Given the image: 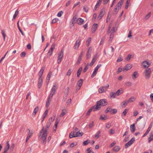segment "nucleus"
<instances>
[{"mask_svg": "<svg viewBox=\"0 0 153 153\" xmlns=\"http://www.w3.org/2000/svg\"><path fill=\"white\" fill-rule=\"evenodd\" d=\"M97 27V25L96 23H94L92 26L91 32L92 33H94L96 30Z\"/></svg>", "mask_w": 153, "mask_h": 153, "instance_id": "nucleus-16", "label": "nucleus"}, {"mask_svg": "<svg viewBox=\"0 0 153 153\" xmlns=\"http://www.w3.org/2000/svg\"><path fill=\"white\" fill-rule=\"evenodd\" d=\"M109 86V85H108L106 86L101 87L99 89V92L100 93H102L103 92H105L106 91V90L108 88Z\"/></svg>", "mask_w": 153, "mask_h": 153, "instance_id": "nucleus-8", "label": "nucleus"}, {"mask_svg": "<svg viewBox=\"0 0 153 153\" xmlns=\"http://www.w3.org/2000/svg\"><path fill=\"white\" fill-rule=\"evenodd\" d=\"M144 76L146 79H148L150 77L151 74V71L150 68L146 69L144 72Z\"/></svg>", "mask_w": 153, "mask_h": 153, "instance_id": "nucleus-4", "label": "nucleus"}, {"mask_svg": "<svg viewBox=\"0 0 153 153\" xmlns=\"http://www.w3.org/2000/svg\"><path fill=\"white\" fill-rule=\"evenodd\" d=\"M90 142V140H86L85 141L83 142V144L84 146L88 144Z\"/></svg>", "mask_w": 153, "mask_h": 153, "instance_id": "nucleus-40", "label": "nucleus"}, {"mask_svg": "<svg viewBox=\"0 0 153 153\" xmlns=\"http://www.w3.org/2000/svg\"><path fill=\"white\" fill-rule=\"evenodd\" d=\"M97 59V58H96V56H95L94 57L93 59L91 62V63L90 64V65L91 66H92L94 64V63L96 61Z\"/></svg>", "mask_w": 153, "mask_h": 153, "instance_id": "nucleus-25", "label": "nucleus"}, {"mask_svg": "<svg viewBox=\"0 0 153 153\" xmlns=\"http://www.w3.org/2000/svg\"><path fill=\"white\" fill-rule=\"evenodd\" d=\"M101 65H102L101 64H99L95 68L94 70L91 75V77L93 78L96 75L98 69L101 66Z\"/></svg>", "mask_w": 153, "mask_h": 153, "instance_id": "nucleus-7", "label": "nucleus"}, {"mask_svg": "<svg viewBox=\"0 0 153 153\" xmlns=\"http://www.w3.org/2000/svg\"><path fill=\"white\" fill-rule=\"evenodd\" d=\"M39 109L38 106L36 107L34 109L33 112L32 114V115L34 117L36 114L37 112L38 111Z\"/></svg>", "mask_w": 153, "mask_h": 153, "instance_id": "nucleus-26", "label": "nucleus"}, {"mask_svg": "<svg viewBox=\"0 0 153 153\" xmlns=\"http://www.w3.org/2000/svg\"><path fill=\"white\" fill-rule=\"evenodd\" d=\"M88 64L86 65L85 66V68H84L83 70V72L84 73L85 72L88 68Z\"/></svg>", "mask_w": 153, "mask_h": 153, "instance_id": "nucleus-49", "label": "nucleus"}, {"mask_svg": "<svg viewBox=\"0 0 153 153\" xmlns=\"http://www.w3.org/2000/svg\"><path fill=\"white\" fill-rule=\"evenodd\" d=\"M54 94H55L54 93H53V92H51V93L49 95V96L48 99V100H51V99L53 96L54 95Z\"/></svg>", "mask_w": 153, "mask_h": 153, "instance_id": "nucleus-38", "label": "nucleus"}, {"mask_svg": "<svg viewBox=\"0 0 153 153\" xmlns=\"http://www.w3.org/2000/svg\"><path fill=\"white\" fill-rule=\"evenodd\" d=\"M92 51V49L91 48V47H90L88 48L86 54V56L87 59H88L91 57Z\"/></svg>", "mask_w": 153, "mask_h": 153, "instance_id": "nucleus-12", "label": "nucleus"}, {"mask_svg": "<svg viewBox=\"0 0 153 153\" xmlns=\"http://www.w3.org/2000/svg\"><path fill=\"white\" fill-rule=\"evenodd\" d=\"M82 82L83 79H80L78 81L77 83V84L79 86V87H81L82 85Z\"/></svg>", "mask_w": 153, "mask_h": 153, "instance_id": "nucleus-32", "label": "nucleus"}, {"mask_svg": "<svg viewBox=\"0 0 153 153\" xmlns=\"http://www.w3.org/2000/svg\"><path fill=\"white\" fill-rule=\"evenodd\" d=\"M111 111V109L109 107L107 108L106 110H105V112L106 113H107L109 112H110Z\"/></svg>", "mask_w": 153, "mask_h": 153, "instance_id": "nucleus-48", "label": "nucleus"}, {"mask_svg": "<svg viewBox=\"0 0 153 153\" xmlns=\"http://www.w3.org/2000/svg\"><path fill=\"white\" fill-rule=\"evenodd\" d=\"M151 15V12H149L146 16V19H149L150 16Z\"/></svg>", "mask_w": 153, "mask_h": 153, "instance_id": "nucleus-62", "label": "nucleus"}, {"mask_svg": "<svg viewBox=\"0 0 153 153\" xmlns=\"http://www.w3.org/2000/svg\"><path fill=\"white\" fill-rule=\"evenodd\" d=\"M100 118L101 119L103 120H105L106 119H107V115H106V116L104 115V117H103L101 115L100 116Z\"/></svg>", "mask_w": 153, "mask_h": 153, "instance_id": "nucleus-55", "label": "nucleus"}, {"mask_svg": "<svg viewBox=\"0 0 153 153\" xmlns=\"http://www.w3.org/2000/svg\"><path fill=\"white\" fill-rule=\"evenodd\" d=\"M152 125V123H151L150 124L149 127H148V128L147 129V130L145 133L143 135V137H145L146 136L147 134L149 133V131H150Z\"/></svg>", "mask_w": 153, "mask_h": 153, "instance_id": "nucleus-14", "label": "nucleus"}, {"mask_svg": "<svg viewBox=\"0 0 153 153\" xmlns=\"http://www.w3.org/2000/svg\"><path fill=\"white\" fill-rule=\"evenodd\" d=\"M77 137L76 136V131H72L69 134V138H71L74 137Z\"/></svg>", "mask_w": 153, "mask_h": 153, "instance_id": "nucleus-20", "label": "nucleus"}, {"mask_svg": "<svg viewBox=\"0 0 153 153\" xmlns=\"http://www.w3.org/2000/svg\"><path fill=\"white\" fill-rule=\"evenodd\" d=\"M96 110L95 109V108H93V106L91 108H90L89 110L86 113V115L88 116L89 115L90 113L91 112L93 111H96Z\"/></svg>", "mask_w": 153, "mask_h": 153, "instance_id": "nucleus-24", "label": "nucleus"}, {"mask_svg": "<svg viewBox=\"0 0 153 153\" xmlns=\"http://www.w3.org/2000/svg\"><path fill=\"white\" fill-rule=\"evenodd\" d=\"M77 19L76 16H74L71 20V21L72 22V24H74L76 23L77 21Z\"/></svg>", "mask_w": 153, "mask_h": 153, "instance_id": "nucleus-30", "label": "nucleus"}, {"mask_svg": "<svg viewBox=\"0 0 153 153\" xmlns=\"http://www.w3.org/2000/svg\"><path fill=\"white\" fill-rule=\"evenodd\" d=\"M114 35V34L111 33L109 36L110 40H109V41L110 42H111L112 41V40L113 38Z\"/></svg>", "mask_w": 153, "mask_h": 153, "instance_id": "nucleus-43", "label": "nucleus"}, {"mask_svg": "<svg viewBox=\"0 0 153 153\" xmlns=\"http://www.w3.org/2000/svg\"><path fill=\"white\" fill-rule=\"evenodd\" d=\"M132 56V55L128 54L126 59V60L127 61H129L131 58Z\"/></svg>", "mask_w": 153, "mask_h": 153, "instance_id": "nucleus-46", "label": "nucleus"}, {"mask_svg": "<svg viewBox=\"0 0 153 153\" xmlns=\"http://www.w3.org/2000/svg\"><path fill=\"white\" fill-rule=\"evenodd\" d=\"M124 0H120L116 5L113 10V14L114 15L116 14L118 12L119 9L121 8Z\"/></svg>", "mask_w": 153, "mask_h": 153, "instance_id": "nucleus-3", "label": "nucleus"}, {"mask_svg": "<svg viewBox=\"0 0 153 153\" xmlns=\"http://www.w3.org/2000/svg\"><path fill=\"white\" fill-rule=\"evenodd\" d=\"M84 23V20L81 18H79L77 19V21L76 22L77 24L79 25H81Z\"/></svg>", "mask_w": 153, "mask_h": 153, "instance_id": "nucleus-21", "label": "nucleus"}, {"mask_svg": "<svg viewBox=\"0 0 153 153\" xmlns=\"http://www.w3.org/2000/svg\"><path fill=\"white\" fill-rule=\"evenodd\" d=\"M150 97L151 101L153 102V93L151 94L150 96Z\"/></svg>", "mask_w": 153, "mask_h": 153, "instance_id": "nucleus-64", "label": "nucleus"}, {"mask_svg": "<svg viewBox=\"0 0 153 153\" xmlns=\"http://www.w3.org/2000/svg\"><path fill=\"white\" fill-rule=\"evenodd\" d=\"M134 141L135 138L134 137H133L128 143L125 144V148L126 149L128 148L129 146L131 145L134 143Z\"/></svg>", "mask_w": 153, "mask_h": 153, "instance_id": "nucleus-6", "label": "nucleus"}, {"mask_svg": "<svg viewBox=\"0 0 153 153\" xmlns=\"http://www.w3.org/2000/svg\"><path fill=\"white\" fill-rule=\"evenodd\" d=\"M26 54V53L24 52H23L21 53V56L22 57H24L25 56Z\"/></svg>", "mask_w": 153, "mask_h": 153, "instance_id": "nucleus-59", "label": "nucleus"}, {"mask_svg": "<svg viewBox=\"0 0 153 153\" xmlns=\"http://www.w3.org/2000/svg\"><path fill=\"white\" fill-rule=\"evenodd\" d=\"M67 110L66 109H62L61 113L60 114V117H63L66 113Z\"/></svg>", "mask_w": 153, "mask_h": 153, "instance_id": "nucleus-29", "label": "nucleus"}, {"mask_svg": "<svg viewBox=\"0 0 153 153\" xmlns=\"http://www.w3.org/2000/svg\"><path fill=\"white\" fill-rule=\"evenodd\" d=\"M110 96L111 98H114L116 97V95H115V92H112L110 93Z\"/></svg>", "mask_w": 153, "mask_h": 153, "instance_id": "nucleus-36", "label": "nucleus"}, {"mask_svg": "<svg viewBox=\"0 0 153 153\" xmlns=\"http://www.w3.org/2000/svg\"><path fill=\"white\" fill-rule=\"evenodd\" d=\"M32 133H30L28 134V135L26 139V142H27L29 138L32 136Z\"/></svg>", "mask_w": 153, "mask_h": 153, "instance_id": "nucleus-37", "label": "nucleus"}, {"mask_svg": "<svg viewBox=\"0 0 153 153\" xmlns=\"http://www.w3.org/2000/svg\"><path fill=\"white\" fill-rule=\"evenodd\" d=\"M44 130V127H43L42 129L40 131L39 133V137L41 136L42 138V143L44 144H45L46 141L47 137V133H46L47 130L46 129L45 131L43 132Z\"/></svg>", "mask_w": 153, "mask_h": 153, "instance_id": "nucleus-2", "label": "nucleus"}, {"mask_svg": "<svg viewBox=\"0 0 153 153\" xmlns=\"http://www.w3.org/2000/svg\"><path fill=\"white\" fill-rule=\"evenodd\" d=\"M115 132L114 130L113 129H111L110 130V133L112 134H114Z\"/></svg>", "mask_w": 153, "mask_h": 153, "instance_id": "nucleus-61", "label": "nucleus"}, {"mask_svg": "<svg viewBox=\"0 0 153 153\" xmlns=\"http://www.w3.org/2000/svg\"><path fill=\"white\" fill-rule=\"evenodd\" d=\"M71 73V69H70L68 70V72L67 73L66 75L69 76Z\"/></svg>", "mask_w": 153, "mask_h": 153, "instance_id": "nucleus-50", "label": "nucleus"}, {"mask_svg": "<svg viewBox=\"0 0 153 153\" xmlns=\"http://www.w3.org/2000/svg\"><path fill=\"white\" fill-rule=\"evenodd\" d=\"M107 104L108 102L106 99H102L97 101V105H96L93 106V108H95L96 110H99L100 108V107L99 106H104L107 105Z\"/></svg>", "mask_w": 153, "mask_h": 153, "instance_id": "nucleus-1", "label": "nucleus"}, {"mask_svg": "<svg viewBox=\"0 0 153 153\" xmlns=\"http://www.w3.org/2000/svg\"><path fill=\"white\" fill-rule=\"evenodd\" d=\"M10 147V145L9 144V141H7L6 143V146L4 148V152H7Z\"/></svg>", "mask_w": 153, "mask_h": 153, "instance_id": "nucleus-19", "label": "nucleus"}, {"mask_svg": "<svg viewBox=\"0 0 153 153\" xmlns=\"http://www.w3.org/2000/svg\"><path fill=\"white\" fill-rule=\"evenodd\" d=\"M51 75V72H49L47 75V79L48 80V82H49V81L50 79V77Z\"/></svg>", "mask_w": 153, "mask_h": 153, "instance_id": "nucleus-41", "label": "nucleus"}, {"mask_svg": "<svg viewBox=\"0 0 153 153\" xmlns=\"http://www.w3.org/2000/svg\"><path fill=\"white\" fill-rule=\"evenodd\" d=\"M83 9L86 12H87L88 10V7L86 6H85L84 7Z\"/></svg>", "mask_w": 153, "mask_h": 153, "instance_id": "nucleus-56", "label": "nucleus"}, {"mask_svg": "<svg viewBox=\"0 0 153 153\" xmlns=\"http://www.w3.org/2000/svg\"><path fill=\"white\" fill-rule=\"evenodd\" d=\"M79 132H79H76V136L79 137L83 135V133H82V132Z\"/></svg>", "mask_w": 153, "mask_h": 153, "instance_id": "nucleus-39", "label": "nucleus"}, {"mask_svg": "<svg viewBox=\"0 0 153 153\" xmlns=\"http://www.w3.org/2000/svg\"><path fill=\"white\" fill-rule=\"evenodd\" d=\"M59 20V19L56 18H55L53 19V20L52 21L51 24H54L57 22Z\"/></svg>", "mask_w": 153, "mask_h": 153, "instance_id": "nucleus-47", "label": "nucleus"}, {"mask_svg": "<svg viewBox=\"0 0 153 153\" xmlns=\"http://www.w3.org/2000/svg\"><path fill=\"white\" fill-rule=\"evenodd\" d=\"M45 69V68L44 67H42L41 68L39 73V77H41Z\"/></svg>", "mask_w": 153, "mask_h": 153, "instance_id": "nucleus-22", "label": "nucleus"}, {"mask_svg": "<svg viewBox=\"0 0 153 153\" xmlns=\"http://www.w3.org/2000/svg\"><path fill=\"white\" fill-rule=\"evenodd\" d=\"M128 100V102H129L134 101L135 100V98L133 97H131Z\"/></svg>", "mask_w": 153, "mask_h": 153, "instance_id": "nucleus-35", "label": "nucleus"}, {"mask_svg": "<svg viewBox=\"0 0 153 153\" xmlns=\"http://www.w3.org/2000/svg\"><path fill=\"white\" fill-rule=\"evenodd\" d=\"M19 13V11H18V9H17L15 11L14 14L13 16V19H15L17 16L18 15Z\"/></svg>", "mask_w": 153, "mask_h": 153, "instance_id": "nucleus-33", "label": "nucleus"}, {"mask_svg": "<svg viewBox=\"0 0 153 153\" xmlns=\"http://www.w3.org/2000/svg\"><path fill=\"white\" fill-rule=\"evenodd\" d=\"M81 60L82 57H81V56H79L77 61L76 62V64L77 65L79 64Z\"/></svg>", "mask_w": 153, "mask_h": 153, "instance_id": "nucleus-45", "label": "nucleus"}, {"mask_svg": "<svg viewBox=\"0 0 153 153\" xmlns=\"http://www.w3.org/2000/svg\"><path fill=\"white\" fill-rule=\"evenodd\" d=\"M138 75H139L137 72L136 71H135L134 72L133 74H132V77L133 78H136L138 77Z\"/></svg>", "mask_w": 153, "mask_h": 153, "instance_id": "nucleus-34", "label": "nucleus"}, {"mask_svg": "<svg viewBox=\"0 0 153 153\" xmlns=\"http://www.w3.org/2000/svg\"><path fill=\"white\" fill-rule=\"evenodd\" d=\"M128 109H125V110L124 111L123 113V115L124 116H125L127 113V111H128Z\"/></svg>", "mask_w": 153, "mask_h": 153, "instance_id": "nucleus-60", "label": "nucleus"}, {"mask_svg": "<svg viewBox=\"0 0 153 153\" xmlns=\"http://www.w3.org/2000/svg\"><path fill=\"white\" fill-rule=\"evenodd\" d=\"M42 77H39L38 81V88H40L42 85Z\"/></svg>", "mask_w": 153, "mask_h": 153, "instance_id": "nucleus-23", "label": "nucleus"}, {"mask_svg": "<svg viewBox=\"0 0 153 153\" xmlns=\"http://www.w3.org/2000/svg\"><path fill=\"white\" fill-rule=\"evenodd\" d=\"M50 100H48H48L46 102V107H47L50 104Z\"/></svg>", "mask_w": 153, "mask_h": 153, "instance_id": "nucleus-54", "label": "nucleus"}, {"mask_svg": "<svg viewBox=\"0 0 153 153\" xmlns=\"http://www.w3.org/2000/svg\"><path fill=\"white\" fill-rule=\"evenodd\" d=\"M57 89V88L56 87V86L55 85H54L52 88L51 91V92H53L55 93Z\"/></svg>", "mask_w": 153, "mask_h": 153, "instance_id": "nucleus-28", "label": "nucleus"}, {"mask_svg": "<svg viewBox=\"0 0 153 153\" xmlns=\"http://www.w3.org/2000/svg\"><path fill=\"white\" fill-rule=\"evenodd\" d=\"M132 67L131 64H127L125 66L124 68L123 69V71H124L125 70L128 71V70L130 69Z\"/></svg>", "mask_w": 153, "mask_h": 153, "instance_id": "nucleus-15", "label": "nucleus"}, {"mask_svg": "<svg viewBox=\"0 0 153 153\" xmlns=\"http://www.w3.org/2000/svg\"><path fill=\"white\" fill-rule=\"evenodd\" d=\"M120 149V147L119 146H115L113 149V150L115 152H118Z\"/></svg>", "mask_w": 153, "mask_h": 153, "instance_id": "nucleus-31", "label": "nucleus"}, {"mask_svg": "<svg viewBox=\"0 0 153 153\" xmlns=\"http://www.w3.org/2000/svg\"><path fill=\"white\" fill-rule=\"evenodd\" d=\"M112 114H116V113H117V109L116 108L113 109H112Z\"/></svg>", "mask_w": 153, "mask_h": 153, "instance_id": "nucleus-57", "label": "nucleus"}, {"mask_svg": "<svg viewBox=\"0 0 153 153\" xmlns=\"http://www.w3.org/2000/svg\"><path fill=\"white\" fill-rule=\"evenodd\" d=\"M130 129L131 132L134 133L135 131L136 130L135 123H134L130 125Z\"/></svg>", "mask_w": 153, "mask_h": 153, "instance_id": "nucleus-17", "label": "nucleus"}, {"mask_svg": "<svg viewBox=\"0 0 153 153\" xmlns=\"http://www.w3.org/2000/svg\"><path fill=\"white\" fill-rule=\"evenodd\" d=\"M105 13V8H103L102 9L100 12L98 16L97 17L98 20L102 18L103 16L104 15Z\"/></svg>", "mask_w": 153, "mask_h": 153, "instance_id": "nucleus-11", "label": "nucleus"}, {"mask_svg": "<svg viewBox=\"0 0 153 153\" xmlns=\"http://www.w3.org/2000/svg\"><path fill=\"white\" fill-rule=\"evenodd\" d=\"M80 39H78L76 42V43L74 46V48L75 49H77L79 47L80 43Z\"/></svg>", "mask_w": 153, "mask_h": 153, "instance_id": "nucleus-13", "label": "nucleus"}, {"mask_svg": "<svg viewBox=\"0 0 153 153\" xmlns=\"http://www.w3.org/2000/svg\"><path fill=\"white\" fill-rule=\"evenodd\" d=\"M63 12L62 11H60V12H59L57 15V16L58 17H60L61 16L62 14H63Z\"/></svg>", "mask_w": 153, "mask_h": 153, "instance_id": "nucleus-58", "label": "nucleus"}, {"mask_svg": "<svg viewBox=\"0 0 153 153\" xmlns=\"http://www.w3.org/2000/svg\"><path fill=\"white\" fill-rule=\"evenodd\" d=\"M114 30H115V28L114 27H113L111 30L110 31V33H113L114 34Z\"/></svg>", "mask_w": 153, "mask_h": 153, "instance_id": "nucleus-63", "label": "nucleus"}, {"mask_svg": "<svg viewBox=\"0 0 153 153\" xmlns=\"http://www.w3.org/2000/svg\"><path fill=\"white\" fill-rule=\"evenodd\" d=\"M127 100H126L124 101H123L122 102V104L123 105H127L128 103V102Z\"/></svg>", "mask_w": 153, "mask_h": 153, "instance_id": "nucleus-53", "label": "nucleus"}, {"mask_svg": "<svg viewBox=\"0 0 153 153\" xmlns=\"http://www.w3.org/2000/svg\"><path fill=\"white\" fill-rule=\"evenodd\" d=\"M125 85L127 86H130L131 85V83L129 82H125Z\"/></svg>", "mask_w": 153, "mask_h": 153, "instance_id": "nucleus-52", "label": "nucleus"}, {"mask_svg": "<svg viewBox=\"0 0 153 153\" xmlns=\"http://www.w3.org/2000/svg\"><path fill=\"white\" fill-rule=\"evenodd\" d=\"M55 48V45L54 44H53L51 46V47L50 49L49 50V51H48V56H49L50 57V56H51L52 55L54 49Z\"/></svg>", "mask_w": 153, "mask_h": 153, "instance_id": "nucleus-10", "label": "nucleus"}, {"mask_svg": "<svg viewBox=\"0 0 153 153\" xmlns=\"http://www.w3.org/2000/svg\"><path fill=\"white\" fill-rule=\"evenodd\" d=\"M63 56V51L62 49L60 51L59 53L58 54V56L57 59V63L58 64H60L62 60V59Z\"/></svg>", "mask_w": 153, "mask_h": 153, "instance_id": "nucleus-5", "label": "nucleus"}, {"mask_svg": "<svg viewBox=\"0 0 153 153\" xmlns=\"http://www.w3.org/2000/svg\"><path fill=\"white\" fill-rule=\"evenodd\" d=\"M92 148H89L87 149L86 150V151H87V153H94V152L92 151Z\"/></svg>", "mask_w": 153, "mask_h": 153, "instance_id": "nucleus-42", "label": "nucleus"}, {"mask_svg": "<svg viewBox=\"0 0 153 153\" xmlns=\"http://www.w3.org/2000/svg\"><path fill=\"white\" fill-rule=\"evenodd\" d=\"M123 59L121 56L120 55L117 60V62H120L123 60Z\"/></svg>", "mask_w": 153, "mask_h": 153, "instance_id": "nucleus-44", "label": "nucleus"}, {"mask_svg": "<svg viewBox=\"0 0 153 153\" xmlns=\"http://www.w3.org/2000/svg\"><path fill=\"white\" fill-rule=\"evenodd\" d=\"M153 140V134L151 133L149 134V137L148 138V142L150 143L152 140Z\"/></svg>", "mask_w": 153, "mask_h": 153, "instance_id": "nucleus-27", "label": "nucleus"}, {"mask_svg": "<svg viewBox=\"0 0 153 153\" xmlns=\"http://www.w3.org/2000/svg\"><path fill=\"white\" fill-rule=\"evenodd\" d=\"M142 64L145 68L148 67L150 65V64L147 61H144L143 62Z\"/></svg>", "mask_w": 153, "mask_h": 153, "instance_id": "nucleus-18", "label": "nucleus"}, {"mask_svg": "<svg viewBox=\"0 0 153 153\" xmlns=\"http://www.w3.org/2000/svg\"><path fill=\"white\" fill-rule=\"evenodd\" d=\"M123 93V91L122 90H120V89L118 90L117 91V93L118 94V95H120Z\"/></svg>", "mask_w": 153, "mask_h": 153, "instance_id": "nucleus-51", "label": "nucleus"}, {"mask_svg": "<svg viewBox=\"0 0 153 153\" xmlns=\"http://www.w3.org/2000/svg\"><path fill=\"white\" fill-rule=\"evenodd\" d=\"M52 117H51L49 119L46 125V128H44V130L43 131V132H45V130L46 129V133H47L48 130L50 126L51 123V122L52 121Z\"/></svg>", "mask_w": 153, "mask_h": 153, "instance_id": "nucleus-9", "label": "nucleus"}]
</instances>
